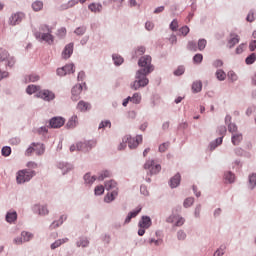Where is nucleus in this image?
<instances>
[{"instance_id":"nucleus-1","label":"nucleus","mask_w":256,"mask_h":256,"mask_svg":"<svg viewBox=\"0 0 256 256\" xmlns=\"http://www.w3.org/2000/svg\"><path fill=\"white\" fill-rule=\"evenodd\" d=\"M53 28L49 27L47 24H42L38 32L34 35L38 41H44L47 45H53L55 43V36H53Z\"/></svg>"},{"instance_id":"nucleus-2","label":"nucleus","mask_w":256,"mask_h":256,"mask_svg":"<svg viewBox=\"0 0 256 256\" xmlns=\"http://www.w3.org/2000/svg\"><path fill=\"white\" fill-rule=\"evenodd\" d=\"M127 143L129 149H137L139 147V143H143V136L138 135L135 138L131 137V135H126L122 139V143L118 146V151H123L127 148Z\"/></svg>"},{"instance_id":"nucleus-3","label":"nucleus","mask_w":256,"mask_h":256,"mask_svg":"<svg viewBox=\"0 0 256 256\" xmlns=\"http://www.w3.org/2000/svg\"><path fill=\"white\" fill-rule=\"evenodd\" d=\"M139 67H142V69L138 70V77H141V75L147 76L149 73L153 71V66L151 65V56H143L138 61Z\"/></svg>"},{"instance_id":"nucleus-4","label":"nucleus","mask_w":256,"mask_h":256,"mask_svg":"<svg viewBox=\"0 0 256 256\" xmlns=\"http://www.w3.org/2000/svg\"><path fill=\"white\" fill-rule=\"evenodd\" d=\"M37 175L35 170L22 169L16 173V182L18 185H23V183H29Z\"/></svg>"},{"instance_id":"nucleus-5","label":"nucleus","mask_w":256,"mask_h":256,"mask_svg":"<svg viewBox=\"0 0 256 256\" xmlns=\"http://www.w3.org/2000/svg\"><path fill=\"white\" fill-rule=\"evenodd\" d=\"M139 72H136V81H134L131 84V89L134 91H137V89H140V87H146V85H149V79H147V76L140 74V77H138Z\"/></svg>"},{"instance_id":"nucleus-6","label":"nucleus","mask_w":256,"mask_h":256,"mask_svg":"<svg viewBox=\"0 0 256 256\" xmlns=\"http://www.w3.org/2000/svg\"><path fill=\"white\" fill-rule=\"evenodd\" d=\"M144 169L148 170L150 175H157L161 171V165L155 164L154 160H148L144 164Z\"/></svg>"},{"instance_id":"nucleus-7","label":"nucleus","mask_w":256,"mask_h":256,"mask_svg":"<svg viewBox=\"0 0 256 256\" xmlns=\"http://www.w3.org/2000/svg\"><path fill=\"white\" fill-rule=\"evenodd\" d=\"M71 73H75V66L73 64H67L62 68L57 69V75L60 77H65V75H71Z\"/></svg>"},{"instance_id":"nucleus-8","label":"nucleus","mask_w":256,"mask_h":256,"mask_svg":"<svg viewBox=\"0 0 256 256\" xmlns=\"http://www.w3.org/2000/svg\"><path fill=\"white\" fill-rule=\"evenodd\" d=\"M36 97L43 99V101H53L55 99V93L49 90H40L37 92Z\"/></svg>"},{"instance_id":"nucleus-9","label":"nucleus","mask_w":256,"mask_h":256,"mask_svg":"<svg viewBox=\"0 0 256 256\" xmlns=\"http://www.w3.org/2000/svg\"><path fill=\"white\" fill-rule=\"evenodd\" d=\"M23 19H25V14L23 12L14 13L9 18V24L12 26L19 25Z\"/></svg>"},{"instance_id":"nucleus-10","label":"nucleus","mask_w":256,"mask_h":256,"mask_svg":"<svg viewBox=\"0 0 256 256\" xmlns=\"http://www.w3.org/2000/svg\"><path fill=\"white\" fill-rule=\"evenodd\" d=\"M65 125V119L63 117H53L50 120V127L52 129H59Z\"/></svg>"},{"instance_id":"nucleus-11","label":"nucleus","mask_w":256,"mask_h":256,"mask_svg":"<svg viewBox=\"0 0 256 256\" xmlns=\"http://www.w3.org/2000/svg\"><path fill=\"white\" fill-rule=\"evenodd\" d=\"M83 91V86L81 84H77L72 88V96L71 99L72 101H79V99H81L80 95Z\"/></svg>"},{"instance_id":"nucleus-12","label":"nucleus","mask_w":256,"mask_h":256,"mask_svg":"<svg viewBox=\"0 0 256 256\" xmlns=\"http://www.w3.org/2000/svg\"><path fill=\"white\" fill-rule=\"evenodd\" d=\"M168 223H174L175 227H181L185 223V219L181 216H170L167 219Z\"/></svg>"},{"instance_id":"nucleus-13","label":"nucleus","mask_w":256,"mask_h":256,"mask_svg":"<svg viewBox=\"0 0 256 256\" xmlns=\"http://www.w3.org/2000/svg\"><path fill=\"white\" fill-rule=\"evenodd\" d=\"M73 43H69L65 46L64 50L62 51V59H69L71 55H73Z\"/></svg>"},{"instance_id":"nucleus-14","label":"nucleus","mask_w":256,"mask_h":256,"mask_svg":"<svg viewBox=\"0 0 256 256\" xmlns=\"http://www.w3.org/2000/svg\"><path fill=\"white\" fill-rule=\"evenodd\" d=\"M151 218L148 216H142L141 220L139 221L138 227L141 229H149L151 227Z\"/></svg>"},{"instance_id":"nucleus-15","label":"nucleus","mask_w":256,"mask_h":256,"mask_svg":"<svg viewBox=\"0 0 256 256\" xmlns=\"http://www.w3.org/2000/svg\"><path fill=\"white\" fill-rule=\"evenodd\" d=\"M77 109H78V111L85 113V111L91 110V104L89 102H85V101L81 100L77 104Z\"/></svg>"},{"instance_id":"nucleus-16","label":"nucleus","mask_w":256,"mask_h":256,"mask_svg":"<svg viewBox=\"0 0 256 256\" xmlns=\"http://www.w3.org/2000/svg\"><path fill=\"white\" fill-rule=\"evenodd\" d=\"M139 213H141V207H137L135 210H133L132 212H129L124 223H131V219H135V217H137L139 215Z\"/></svg>"},{"instance_id":"nucleus-17","label":"nucleus","mask_w":256,"mask_h":256,"mask_svg":"<svg viewBox=\"0 0 256 256\" xmlns=\"http://www.w3.org/2000/svg\"><path fill=\"white\" fill-rule=\"evenodd\" d=\"M239 43V35L236 33L230 34V39L228 40V47L232 49V47L236 46Z\"/></svg>"},{"instance_id":"nucleus-18","label":"nucleus","mask_w":256,"mask_h":256,"mask_svg":"<svg viewBox=\"0 0 256 256\" xmlns=\"http://www.w3.org/2000/svg\"><path fill=\"white\" fill-rule=\"evenodd\" d=\"M181 183V174H176L174 177L170 179V187L175 189V187H179Z\"/></svg>"},{"instance_id":"nucleus-19","label":"nucleus","mask_w":256,"mask_h":256,"mask_svg":"<svg viewBox=\"0 0 256 256\" xmlns=\"http://www.w3.org/2000/svg\"><path fill=\"white\" fill-rule=\"evenodd\" d=\"M32 146L36 155H43L45 153V146L42 143H32Z\"/></svg>"},{"instance_id":"nucleus-20","label":"nucleus","mask_w":256,"mask_h":256,"mask_svg":"<svg viewBox=\"0 0 256 256\" xmlns=\"http://www.w3.org/2000/svg\"><path fill=\"white\" fill-rule=\"evenodd\" d=\"M231 141H232L233 145H239V143H241V141H243V134H241L239 132L233 134L231 137Z\"/></svg>"},{"instance_id":"nucleus-21","label":"nucleus","mask_w":256,"mask_h":256,"mask_svg":"<svg viewBox=\"0 0 256 256\" xmlns=\"http://www.w3.org/2000/svg\"><path fill=\"white\" fill-rule=\"evenodd\" d=\"M6 221L7 223H15V221H17V212L9 211L6 214Z\"/></svg>"},{"instance_id":"nucleus-22","label":"nucleus","mask_w":256,"mask_h":256,"mask_svg":"<svg viewBox=\"0 0 256 256\" xmlns=\"http://www.w3.org/2000/svg\"><path fill=\"white\" fill-rule=\"evenodd\" d=\"M117 195H118L117 190H113L111 193H108L104 197L105 203H111V201H115V197H117Z\"/></svg>"},{"instance_id":"nucleus-23","label":"nucleus","mask_w":256,"mask_h":256,"mask_svg":"<svg viewBox=\"0 0 256 256\" xmlns=\"http://www.w3.org/2000/svg\"><path fill=\"white\" fill-rule=\"evenodd\" d=\"M88 9L92 12V13H99L101 12V9H103V6L101 4H97V3H91L88 6Z\"/></svg>"},{"instance_id":"nucleus-24","label":"nucleus","mask_w":256,"mask_h":256,"mask_svg":"<svg viewBox=\"0 0 256 256\" xmlns=\"http://www.w3.org/2000/svg\"><path fill=\"white\" fill-rule=\"evenodd\" d=\"M38 91H41V86L29 85L26 88V93H28V95H33V93H38Z\"/></svg>"},{"instance_id":"nucleus-25","label":"nucleus","mask_w":256,"mask_h":256,"mask_svg":"<svg viewBox=\"0 0 256 256\" xmlns=\"http://www.w3.org/2000/svg\"><path fill=\"white\" fill-rule=\"evenodd\" d=\"M78 121H79V118H77L76 115L72 116L67 123V127H69V129H73V127H77Z\"/></svg>"},{"instance_id":"nucleus-26","label":"nucleus","mask_w":256,"mask_h":256,"mask_svg":"<svg viewBox=\"0 0 256 256\" xmlns=\"http://www.w3.org/2000/svg\"><path fill=\"white\" fill-rule=\"evenodd\" d=\"M67 241H69L68 238L56 240L54 243L51 244V249H57V247H61V245L67 243Z\"/></svg>"},{"instance_id":"nucleus-27","label":"nucleus","mask_w":256,"mask_h":256,"mask_svg":"<svg viewBox=\"0 0 256 256\" xmlns=\"http://www.w3.org/2000/svg\"><path fill=\"white\" fill-rule=\"evenodd\" d=\"M39 79H40V77L37 74H30L25 77L26 83H35V82L39 81Z\"/></svg>"},{"instance_id":"nucleus-28","label":"nucleus","mask_w":256,"mask_h":256,"mask_svg":"<svg viewBox=\"0 0 256 256\" xmlns=\"http://www.w3.org/2000/svg\"><path fill=\"white\" fill-rule=\"evenodd\" d=\"M128 99H130L131 103H134L135 105H139V103H141V94L134 93V95L132 97L129 96Z\"/></svg>"},{"instance_id":"nucleus-29","label":"nucleus","mask_w":256,"mask_h":256,"mask_svg":"<svg viewBox=\"0 0 256 256\" xmlns=\"http://www.w3.org/2000/svg\"><path fill=\"white\" fill-rule=\"evenodd\" d=\"M201 89H203V84L201 83V81H196L192 84L193 93H199L201 92Z\"/></svg>"},{"instance_id":"nucleus-30","label":"nucleus","mask_w":256,"mask_h":256,"mask_svg":"<svg viewBox=\"0 0 256 256\" xmlns=\"http://www.w3.org/2000/svg\"><path fill=\"white\" fill-rule=\"evenodd\" d=\"M75 5H77V1L76 0H70L68 3L61 5V10L65 11L67 9H71V7H75Z\"/></svg>"},{"instance_id":"nucleus-31","label":"nucleus","mask_w":256,"mask_h":256,"mask_svg":"<svg viewBox=\"0 0 256 256\" xmlns=\"http://www.w3.org/2000/svg\"><path fill=\"white\" fill-rule=\"evenodd\" d=\"M97 180V178H95V176H91V174L87 173L84 176V181L85 183H87L88 185H91L93 183H95V181Z\"/></svg>"},{"instance_id":"nucleus-32","label":"nucleus","mask_w":256,"mask_h":256,"mask_svg":"<svg viewBox=\"0 0 256 256\" xmlns=\"http://www.w3.org/2000/svg\"><path fill=\"white\" fill-rule=\"evenodd\" d=\"M216 77L218 81H225V79H227V74H225V71L223 70H217Z\"/></svg>"},{"instance_id":"nucleus-33","label":"nucleus","mask_w":256,"mask_h":256,"mask_svg":"<svg viewBox=\"0 0 256 256\" xmlns=\"http://www.w3.org/2000/svg\"><path fill=\"white\" fill-rule=\"evenodd\" d=\"M115 187H117L115 180H110L105 183V189H107V191H111V189H115Z\"/></svg>"},{"instance_id":"nucleus-34","label":"nucleus","mask_w":256,"mask_h":256,"mask_svg":"<svg viewBox=\"0 0 256 256\" xmlns=\"http://www.w3.org/2000/svg\"><path fill=\"white\" fill-rule=\"evenodd\" d=\"M7 59H9V52L3 48H0V61H7Z\"/></svg>"},{"instance_id":"nucleus-35","label":"nucleus","mask_w":256,"mask_h":256,"mask_svg":"<svg viewBox=\"0 0 256 256\" xmlns=\"http://www.w3.org/2000/svg\"><path fill=\"white\" fill-rule=\"evenodd\" d=\"M256 186V174H251L249 176V187L250 189H255Z\"/></svg>"},{"instance_id":"nucleus-36","label":"nucleus","mask_w":256,"mask_h":256,"mask_svg":"<svg viewBox=\"0 0 256 256\" xmlns=\"http://www.w3.org/2000/svg\"><path fill=\"white\" fill-rule=\"evenodd\" d=\"M32 9L34 11H41L43 9V2L35 1L34 3H32Z\"/></svg>"},{"instance_id":"nucleus-37","label":"nucleus","mask_w":256,"mask_h":256,"mask_svg":"<svg viewBox=\"0 0 256 256\" xmlns=\"http://www.w3.org/2000/svg\"><path fill=\"white\" fill-rule=\"evenodd\" d=\"M21 237H22V241H24V243H25V242L31 241V239H33V234H31L29 232H22Z\"/></svg>"},{"instance_id":"nucleus-38","label":"nucleus","mask_w":256,"mask_h":256,"mask_svg":"<svg viewBox=\"0 0 256 256\" xmlns=\"http://www.w3.org/2000/svg\"><path fill=\"white\" fill-rule=\"evenodd\" d=\"M107 177H111V172H109V170L102 171L98 176V181H103L107 179Z\"/></svg>"},{"instance_id":"nucleus-39","label":"nucleus","mask_w":256,"mask_h":256,"mask_svg":"<svg viewBox=\"0 0 256 256\" xmlns=\"http://www.w3.org/2000/svg\"><path fill=\"white\" fill-rule=\"evenodd\" d=\"M112 59H113V61H114V64L115 65H122V63H123V57H121L120 55H118V54H114L113 56H112Z\"/></svg>"},{"instance_id":"nucleus-40","label":"nucleus","mask_w":256,"mask_h":256,"mask_svg":"<svg viewBox=\"0 0 256 256\" xmlns=\"http://www.w3.org/2000/svg\"><path fill=\"white\" fill-rule=\"evenodd\" d=\"M107 127H108L109 129H111V121H109V120L102 121V122L99 124L98 129H107Z\"/></svg>"},{"instance_id":"nucleus-41","label":"nucleus","mask_w":256,"mask_h":256,"mask_svg":"<svg viewBox=\"0 0 256 256\" xmlns=\"http://www.w3.org/2000/svg\"><path fill=\"white\" fill-rule=\"evenodd\" d=\"M77 151H87V143L86 142H78L76 144Z\"/></svg>"},{"instance_id":"nucleus-42","label":"nucleus","mask_w":256,"mask_h":256,"mask_svg":"<svg viewBox=\"0 0 256 256\" xmlns=\"http://www.w3.org/2000/svg\"><path fill=\"white\" fill-rule=\"evenodd\" d=\"M256 61L255 53H252L246 58V65H253V62Z\"/></svg>"},{"instance_id":"nucleus-43","label":"nucleus","mask_w":256,"mask_h":256,"mask_svg":"<svg viewBox=\"0 0 256 256\" xmlns=\"http://www.w3.org/2000/svg\"><path fill=\"white\" fill-rule=\"evenodd\" d=\"M256 19V14L253 11H250L247 15L246 21H248V23H253V21H255Z\"/></svg>"},{"instance_id":"nucleus-44","label":"nucleus","mask_w":256,"mask_h":256,"mask_svg":"<svg viewBox=\"0 0 256 256\" xmlns=\"http://www.w3.org/2000/svg\"><path fill=\"white\" fill-rule=\"evenodd\" d=\"M225 180L228 181L229 183H233V181H235V174L227 172L225 174Z\"/></svg>"},{"instance_id":"nucleus-45","label":"nucleus","mask_w":256,"mask_h":256,"mask_svg":"<svg viewBox=\"0 0 256 256\" xmlns=\"http://www.w3.org/2000/svg\"><path fill=\"white\" fill-rule=\"evenodd\" d=\"M205 47H207V40L200 39L198 41V49H199V51H203V49H205Z\"/></svg>"},{"instance_id":"nucleus-46","label":"nucleus","mask_w":256,"mask_h":256,"mask_svg":"<svg viewBox=\"0 0 256 256\" xmlns=\"http://www.w3.org/2000/svg\"><path fill=\"white\" fill-rule=\"evenodd\" d=\"M33 153H35V146H33V144H31L25 151V155H26V157H31V155H33Z\"/></svg>"},{"instance_id":"nucleus-47","label":"nucleus","mask_w":256,"mask_h":256,"mask_svg":"<svg viewBox=\"0 0 256 256\" xmlns=\"http://www.w3.org/2000/svg\"><path fill=\"white\" fill-rule=\"evenodd\" d=\"M89 245V240L82 238L77 242V247H87Z\"/></svg>"},{"instance_id":"nucleus-48","label":"nucleus","mask_w":256,"mask_h":256,"mask_svg":"<svg viewBox=\"0 0 256 256\" xmlns=\"http://www.w3.org/2000/svg\"><path fill=\"white\" fill-rule=\"evenodd\" d=\"M94 193L95 195H103V193H105V187H103V185L97 186Z\"/></svg>"},{"instance_id":"nucleus-49","label":"nucleus","mask_w":256,"mask_h":256,"mask_svg":"<svg viewBox=\"0 0 256 256\" xmlns=\"http://www.w3.org/2000/svg\"><path fill=\"white\" fill-rule=\"evenodd\" d=\"M228 131H229V133H232V135H235V133H238L237 132V125H235L233 123H230L228 125Z\"/></svg>"},{"instance_id":"nucleus-50","label":"nucleus","mask_w":256,"mask_h":256,"mask_svg":"<svg viewBox=\"0 0 256 256\" xmlns=\"http://www.w3.org/2000/svg\"><path fill=\"white\" fill-rule=\"evenodd\" d=\"M2 155L4 157H9L11 155V147L6 146L2 148Z\"/></svg>"},{"instance_id":"nucleus-51","label":"nucleus","mask_w":256,"mask_h":256,"mask_svg":"<svg viewBox=\"0 0 256 256\" xmlns=\"http://www.w3.org/2000/svg\"><path fill=\"white\" fill-rule=\"evenodd\" d=\"M167 149H169V142L162 143L159 146L160 153H165Z\"/></svg>"},{"instance_id":"nucleus-52","label":"nucleus","mask_w":256,"mask_h":256,"mask_svg":"<svg viewBox=\"0 0 256 256\" xmlns=\"http://www.w3.org/2000/svg\"><path fill=\"white\" fill-rule=\"evenodd\" d=\"M179 28V22L177 21V19H174L171 24H170V29L172 31H177V29Z\"/></svg>"},{"instance_id":"nucleus-53","label":"nucleus","mask_w":256,"mask_h":256,"mask_svg":"<svg viewBox=\"0 0 256 256\" xmlns=\"http://www.w3.org/2000/svg\"><path fill=\"white\" fill-rule=\"evenodd\" d=\"M6 61H7V67H13L15 65V57L13 56H8Z\"/></svg>"},{"instance_id":"nucleus-54","label":"nucleus","mask_w":256,"mask_h":256,"mask_svg":"<svg viewBox=\"0 0 256 256\" xmlns=\"http://www.w3.org/2000/svg\"><path fill=\"white\" fill-rule=\"evenodd\" d=\"M86 145H87L86 151H89V149H93V147L97 145V141L90 140L86 142Z\"/></svg>"},{"instance_id":"nucleus-55","label":"nucleus","mask_w":256,"mask_h":256,"mask_svg":"<svg viewBox=\"0 0 256 256\" xmlns=\"http://www.w3.org/2000/svg\"><path fill=\"white\" fill-rule=\"evenodd\" d=\"M194 202L195 200L193 198H187L184 200V207H191V205H193Z\"/></svg>"},{"instance_id":"nucleus-56","label":"nucleus","mask_w":256,"mask_h":256,"mask_svg":"<svg viewBox=\"0 0 256 256\" xmlns=\"http://www.w3.org/2000/svg\"><path fill=\"white\" fill-rule=\"evenodd\" d=\"M223 255H225V246L220 247L214 253V256H223Z\"/></svg>"},{"instance_id":"nucleus-57","label":"nucleus","mask_w":256,"mask_h":256,"mask_svg":"<svg viewBox=\"0 0 256 256\" xmlns=\"http://www.w3.org/2000/svg\"><path fill=\"white\" fill-rule=\"evenodd\" d=\"M185 73V68L183 66H179L177 70L174 71V75L180 76Z\"/></svg>"},{"instance_id":"nucleus-58","label":"nucleus","mask_w":256,"mask_h":256,"mask_svg":"<svg viewBox=\"0 0 256 256\" xmlns=\"http://www.w3.org/2000/svg\"><path fill=\"white\" fill-rule=\"evenodd\" d=\"M57 35H58L60 38L65 37V35H67V29H66V28H60V29H58Z\"/></svg>"},{"instance_id":"nucleus-59","label":"nucleus","mask_w":256,"mask_h":256,"mask_svg":"<svg viewBox=\"0 0 256 256\" xmlns=\"http://www.w3.org/2000/svg\"><path fill=\"white\" fill-rule=\"evenodd\" d=\"M177 237H178L179 241H184V239L187 238V234H185V233L183 232V230H180V231H178V233H177Z\"/></svg>"},{"instance_id":"nucleus-60","label":"nucleus","mask_w":256,"mask_h":256,"mask_svg":"<svg viewBox=\"0 0 256 256\" xmlns=\"http://www.w3.org/2000/svg\"><path fill=\"white\" fill-rule=\"evenodd\" d=\"M194 63H201L203 61V54H196L193 58Z\"/></svg>"},{"instance_id":"nucleus-61","label":"nucleus","mask_w":256,"mask_h":256,"mask_svg":"<svg viewBox=\"0 0 256 256\" xmlns=\"http://www.w3.org/2000/svg\"><path fill=\"white\" fill-rule=\"evenodd\" d=\"M49 214V210L47 209L46 206H41V208H39V215H48Z\"/></svg>"},{"instance_id":"nucleus-62","label":"nucleus","mask_w":256,"mask_h":256,"mask_svg":"<svg viewBox=\"0 0 256 256\" xmlns=\"http://www.w3.org/2000/svg\"><path fill=\"white\" fill-rule=\"evenodd\" d=\"M245 44H240L237 48H236V54L237 55H241V53H243V51H245Z\"/></svg>"},{"instance_id":"nucleus-63","label":"nucleus","mask_w":256,"mask_h":256,"mask_svg":"<svg viewBox=\"0 0 256 256\" xmlns=\"http://www.w3.org/2000/svg\"><path fill=\"white\" fill-rule=\"evenodd\" d=\"M179 32L181 33V35H184V37H185L189 34V27L184 26V27L180 28Z\"/></svg>"},{"instance_id":"nucleus-64","label":"nucleus","mask_w":256,"mask_h":256,"mask_svg":"<svg viewBox=\"0 0 256 256\" xmlns=\"http://www.w3.org/2000/svg\"><path fill=\"white\" fill-rule=\"evenodd\" d=\"M74 33H76V35H84L85 34V27H78Z\"/></svg>"}]
</instances>
